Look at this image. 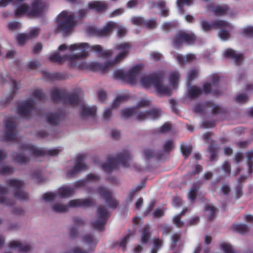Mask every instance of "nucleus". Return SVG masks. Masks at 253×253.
I'll list each match as a JSON object with an SVG mask.
<instances>
[{"mask_svg":"<svg viewBox=\"0 0 253 253\" xmlns=\"http://www.w3.org/2000/svg\"><path fill=\"white\" fill-rule=\"evenodd\" d=\"M60 50H69L72 53L65 56H60L58 53H54L49 57V59L54 62L61 63L68 61L71 66H78L79 68L84 70L80 66L84 62H81L79 64L75 63L76 61L86 56L88 51H93L96 53L100 54L104 58L111 57L113 55V51L111 49L103 50L100 45H90L87 42H77L70 45L62 44L59 46ZM90 62H89L90 63ZM88 63V62H86ZM91 70L90 69H89Z\"/></svg>","mask_w":253,"mask_h":253,"instance_id":"1","label":"nucleus"},{"mask_svg":"<svg viewBox=\"0 0 253 253\" xmlns=\"http://www.w3.org/2000/svg\"><path fill=\"white\" fill-rule=\"evenodd\" d=\"M220 247L224 253H235L230 244L222 243L220 245Z\"/></svg>","mask_w":253,"mask_h":253,"instance_id":"64","label":"nucleus"},{"mask_svg":"<svg viewBox=\"0 0 253 253\" xmlns=\"http://www.w3.org/2000/svg\"><path fill=\"white\" fill-rule=\"evenodd\" d=\"M148 120H156L159 118L161 116V111L158 108H153L148 110Z\"/></svg>","mask_w":253,"mask_h":253,"instance_id":"36","label":"nucleus"},{"mask_svg":"<svg viewBox=\"0 0 253 253\" xmlns=\"http://www.w3.org/2000/svg\"><path fill=\"white\" fill-rule=\"evenodd\" d=\"M168 78L170 87L174 88L178 85L179 83L180 74L177 71H171L169 74Z\"/></svg>","mask_w":253,"mask_h":253,"instance_id":"31","label":"nucleus"},{"mask_svg":"<svg viewBox=\"0 0 253 253\" xmlns=\"http://www.w3.org/2000/svg\"><path fill=\"white\" fill-rule=\"evenodd\" d=\"M135 109L133 108H125L121 112L122 117L124 118H128L135 114Z\"/></svg>","mask_w":253,"mask_h":253,"instance_id":"51","label":"nucleus"},{"mask_svg":"<svg viewBox=\"0 0 253 253\" xmlns=\"http://www.w3.org/2000/svg\"><path fill=\"white\" fill-rule=\"evenodd\" d=\"M8 28L9 30L11 31H15L19 29L21 27V24L18 22H10L8 24Z\"/></svg>","mask_w":253,"mask_h":253,"instance_id":"63","label":"nucleus"},{"mask_svg":"<svg viewBox=\"0 0 253 253\" xmlns=\"http://www.w3.org/2000/svg\"><path fill=\"white\" fill-rule=\"evenodd\" d=\"M208 107H210L211 109L212 113L215 114H218L223 113L225 112V110L216 104H213L212 103H208Z\"/></svg>","mask_w":253,"mask_h":253,"instance_id":"43","label":"nucleus"},{"mask_svg":"<svg viewBox=\"0 0 253 253\" xmlns=\"http://www.w3.org/2000/svg\"><path fill=\"white\" fill-rule=\"evenodd\" d=\"M109 216L107 209L104 207H100L97 211L96 219L91 223L93 228L102 231L105 225L106 219Z\"/></svg>","mask_w":253,"mask_h":253,"instance_id":"17","label":"nucleus"},{"mask_svg":"<svg viewBox=\"0 0 253 253\" xmlns=\"http://www.w3.org/2000/svg\"><path fill=\"white\" fill-rule=\"evenodd\" d=\"M108 3L102 1H92L88 3V9H94L97 11H103L108 8Z\"/></svg>","mask_w":253,"mask_h":253,"instance_id":"30","label":"nucleus"},{"mask_svg":"<svg viewBox=\"0 0 253 253\" xmlns=\"http://www.w3.org/2000/svg\"><path fill=\"white\" fill-rule=\"evenodd\" d=\"M14 170L13 168L8 165H2L0 166V173L2 174H8L12 173Z\"/></svg>","mask_w":253,"mask_h":253,"instance_id":"53","label":"nucleus"},{"mask_svg":"<svg viewBox=\"0 0 253 253\" xmlns=\"http://www.w3.org/2000/svg\"><path fill=\"white\" fill-rule=\"evenodd\" d=\"M157 75H144L140 78V84L141 86L146 88H149L152 86L155 87V81L158 80Z\"/></svg>","mask_w":253,"mask_h":253,"instance_id":"26","label":"nucleus"},{"mask_svg":"<svg viewBox=\"0 0 253 253\" xmlns=\"http://www.w3.org/2000/svg\"><path fill=\"white\" fill-rule=\"evenodd\" d=\"M133 233L132 232H129L127 234L123 239H121L118 243V244L121 248L123 251L126 250V245L129 241L130 237L132 236Z\"/></svg>","mask_w":253,"mask_h":253,"instance_id":"37","label":"nucleus"},{"mask_svg":"<svg viewBox=\"0 0 253 253\" xmlns=\"http://www.w3.org/2000/svg\"><path fill=\"white\" fill-rule=\"evenodd\" d=\"M230 25V27H225L227 29V30L225 29H221L218 32V36L219 38L222 41H227L228 40L230 37V31L232 29V25L230 23H229ZM222 27L221 28H222Z\"/></svg>","mask_w":253,"mask_h":253,"instance_id":"35","label":"nucleus"},{"mask_svg":"<svg viewBox=\"0 0 253 253\" xmlns=\"http://www.w3.org/2000/svg\"><path fill=\"white\" fill-rule=\"evenodd\" d=\"M174 57L177 63L180 65L191 63L196 59L195 55L191 53L187 54L185 56L179 53H175L174 54Z\"/></svg>","mask_w":253,"mask_h":253,"instance_id":"29","label":"nucleus"},{"mask_svg":"<svg viewBox=\"0 0 253 253\" xmlns=\"http://www.w3.org/2000/svg\"><path fill=\"white\" fill-rule=\"evenodd\" d=\"M41 30L37 27H34L32 28L29 32L27 33L28 37L29 39H34L37 37L40 34Z\"/></svg>","mask_w":253,"mask_h":253,"instance_id":"47","label":"nucleus"},{"mask_svg":"<svg viewBox=\"0 0 253 253\" xmlns=\"http://www.w3.org/2000/svg\"><path fill=\"white\" fill-rule=\"evenodd\" d=\"M211 83L205 82L203 85V89L196 85L190 86V84H188V96L191 98H194L203 92L207 93L211 91L214 93H218L213 88L216 86L219 80V78L217 75H213L211 77Z\"/></svg>","mask_w":253,"mask_h":253,"instance_id":"9","label":"nucleus"},{"mask_svg":"<svg viewBox=\"0 0 253 253\" xmlns=\"http://www.w3.org/2000/svg\"><path fill=\"white\" fill-rule=\"evenodd\" d=\"M7 187L5 188L0 185V204L6 203V199L4 195L6 192H11L14 194L17 191L24 187L25 184L23 180L17 178H11L6 180ZM1 220L0 219V223Z\"/></svg>","mask_w":253,"mask_h":253,"instance_id":"10","label":"nucleus"},{"mask_svg":"<svg viewBox=\"0 0 253 253\" xmlns=\"http://www.w3.org/2000/svg\"><path fill=\"white\" fill-rule=\"evenodd\" d=\"M156 156V153L150 149H145L142 152V157L145 161H147L151 159L155 158Z\"/></svg>","mask_w":253,"mask_h":253,"instance_id":"39","label":"nucleus"},{"mask_svg":"<svg viewBox=\"0 0 253 253\" xmlns=\"http://www.w3.org/2000/svg\"><path fill=\"white\" fill-rule=\"evenodd\" d=\"M131 156L127 151L119 154L116 157H109L105 163L101 165L102 169L106 173H110L117 169V165H120L126 168L129 167Z\"/></svg>","mask_w":253,"mask_h":253,"instance_id":"6","label":"nucleus"},{"mask_svg":"<svg viewBox=\"0 0 253 253\" xmlns=\"http://www.w3.org/2000/svg\"><path fill=\"white\" fill-rule=\"evenodd\" d=\"M202 30L205 32H210L212 29H218L222 27H229L230 25L226 21L217 19L211 23L206 20H202L200 23Z\"/></svg>","mask_w":253,"mask_h":253,"instance_id":"15","label":"nucleus"},{"mask_svg":"<svg viewBox=\"0 0 253 253\" xmlns=\"http://www.w3.org/2000/svg\"><path fill=\"white\" fill-rule=\"evenodd\" d=\"M82 241L88 247V249H92V252L99 242V239L91 233H86L82 236Z\"/></svg>","mask_w":253,"mask_h":253,"instance_id":"23","label":"nucleus"},{"mask_svg":"<svg viewBox=\"0 0 253 253\" xmlns=\"http://www.w3.org/2000/svg\"><path fill=\"white\" fill-rule=\"evenodd\" d=\"M93 202L91 199H76L70 200L67 204L60 202L52 203L51 210L55 212H64L68 211L69 208H86L92 205Z\"/></svg>","mask_w":253,"mask_h":253,"instance_id":"8","label":"nucleus"},{"mask_svg":"<svg viewBox=\"0 0 253 253\" xmlns=\"http://www.w3.org/2000/svg\"><path fill=\"white\" fill-rule=\"evenodd\" d=\"M143 187V185H138L136 187L135 190H132L129 195L127 196L126 199V202L127 204H130L132 203L133 200V196L135 194V192L137 191L140 190Z\"/></svg>","mask_w":253,"mask_h":253,"instance_id":"50","label":"nucleus"},{"mask_svg":"<svg viewBox=\"0 0 253 253\" xmlns=\"http://www.w3.org/2000/svg\"><path fill=\"white\" fill-rule=\"evenodd\" d=\"M148 110L145 111H137L135 110L134 116L139 121L148 120Z\"/></svg>","mask_w":253,"mask_h":253,"instance_id":"44","label":"nucleus"},{"mask_svg":"<svg viewBox=\"0 0 253 253\" xmlns=\"http://www.w3.org/2000/svg\"><path fill=\"white\" fill-rule=\"evenodd\" d=\"M86 182L90 181H98L100 179V176L95 173H89L85 177Z\"/></svg>","mask_w":253,"mask_h":253,"instance_id":"60","label":"nucleus"},{"mask_svg":"<svg viewBox=\"0 0 253 253\" xmlns=\"http://www.w3.org/2000/svg\"><path fill=\"white\" fill-rule=\"evenodd\" d=\"M9 247L11 249L17 250L21 253H27L32 248L30 244L19 241H11L9 243Z\"/></svg>","mask_w":253,"mask_h":253,"instance_id":"24","label":"nucleus"},{"mask_svg":"<svg viewBox=\"0 0 253 253\" xmlns=\"http://www.w3.org/2000/svg\"><path fill=\"white\" fill-rule=\"evenodd\" d=\"M117 26V23L113 21H109L106 23L102 29H97L94 27L90 28V33L99 37H103L112 34L114 28Z\"/></svg>","mask_w":253,"mask_h":253,"instance_id":"18","label":"nucleus"},{"mask_svg":"<svg viewBox=\"0 0 253 253\" xmlns=\"http://www.w3.org/2000/svg\"><path fill=\"white\" fill-rule=\"evenodd\" d=\"M155 89L159 95H168L171 94L172 87L165 85L162 84V78L159 76L158 80L155 83Z\"/></svg>","mask_w":253,"mask_h":253,"instance_id":"21","label":"nucleus"},{"mask_svg":"<svg viewBox=\"0 0 253 253\" xmlns=\"http://www.w3.org/2000/svg\"><path fill=\"white\" fill-rule=\"evenodd\" d=\"M97 192L106 200V202L110 208L115 209L117 207L119 203L112 196V191L110 189L103 186H100L98 188Z\"/></svg>","mask_w":253,"mask_h":253,"instance_id":"19","label":"nucleus"},{"mask_svg":"<svg viewBox=\"0 0 253 253\" xmlns=\"http://www.w3.org/2000/svg\"><path fill=\"white\" fill-rule=\"evenodd\" d=\"M16 39L17 42L20 44L24 43L28 40L29 39L27 33L26 34L22 33V34H18L16 37Z\"/></svg>","mask_w":253,"mask_h":253,"instance_id":"59","label":"nucleus"},{"mask_svg":"<svg viewBox=\"0 0 253 253\" xmlns=\"http://www.w3.org/2000/svg\"><path fill=\"white\" fill-rule=\"evenodd\" d=\"M22 153L13 155L14 160L21 164H26L32 157H38L44 155L55 156L63 150L62 147H55L50 149L36 147L31 144H24L22 146Z\"/></svg>","mask_w":253,"mask_h":253,"instance_id":"4","label":"nucleus"},{"mask_svg":"<svg viewBox=\"0 0 253 253\" xmlns=\"http://www.w3.org/2000/svg\"><path fill=\"white\" fill-rule=\"evenodd\" d=\"M150 227L148 225L145 226L142 229L141 235V241L143 244L147 243L150 239Z\"/></svg>","mask_w":253,"mask_h":253,"instance_id":"34","label":"nucleus"},{"mask_svg":"<svg viewBox=\"0 0 253 253\" xmlns=\"http://www.w3.org/2000/svg\"><path fill=\"white\" fill-rule=\"evenodd\" d=\"M117 36L119 38H122L127 33L126 29L123 26H117Z\"/></svg>","mask_w":253,"mask_h":253,"instance_id":"57","label":"nucleus"},{"mask_svg":"<svg viewBox=\"0 0 253 253\" xmlns=\"http://www.w3.org/2000/svg\"><path fill=\"white\" fill-rule=\"evenodd\" d=\"M201 185L202 183L201 182L194 183L192 187L187 194L188 199L189 201L191 202L194 201L197 196L198 190Z\"/></svg>","mask_w":253,"mask_h":253,"instance_id":"33","label":"nucleus"},{"mask_svg":"<svg viewBox=\"0 0 253 253\" xmlns=\"http://www.w3.org/2000/svg\"><path fill=\"white\" fill-rule=\"evenodd\" d=\"M86 156L85 154L79 155L73 166L67 167L65 169L67 176L69 177H73L80 172L87 169V166L84 162Z\"/></svg>","mask_w":253,"mask_h":253,"instance_id":"13","label":"nucleus"},{"mask_svg":"<svg viewBox=\"0 0 253 253\" xmlns=\"http://www.w3.org/2000/svg\"><path fill=\"white\" fill-rule=\"evenodd\" d=\"M184 214V211H182L180 214L177 215L173 218V222L174 224L177 227H182L183 225V222L180 220V215Z\"/></svg>","mask_w":253,"mask_h":253,"instance_id":"62","label":"nucleus"},{"mask_svg":"<svg viewBox=\"0 0 253 253\" xmlns=\"http://www.w3.org/2000/svg\"><path fill=\"white\" fill-rule=\"evenodd\" d=\"M32 95L39 100L43 99L45 96L42 90L40 88L34 89L32 92Z\"/></svg>","mask_w":253,"mask_h":253,"instance_id":"56","label":"nucleus"},{"mask_svg":"<svg viewBox=\"0 0 253 253\" xmlns=\"http://www.w3.org/2000/svg\"><path fill=\"white\" fill-rule=\"evenodd\" d=\"M46 3L42 0H34L30 6V16L37 17L40 16L46 7Z\"/></svg>","mask_w":253,"mask_h":253,"instance_id":"20","label":"nucleus"},{"mask_svg":"<svg viewBox=\"0 0 253 253\" xmlns=\"http://www.w3.org/2000/svg\"><path fill=\"white\" fill-rule=\"evenodd\" d=\"M177 26V23L175 22H170L164 23L162 25V28L165 31H169L172 28H174Z\"/></svg>","mask_w":253,"mask_h":253,"instance_id":"61","label":"nucleus"},{"mask_svg":"<svg viewBox=\"0 0 253 253\" xmlns=\"http://www.w3.org/2000/svg\"><path fill=\"white\" fill-rule=\"evenodd\" d=\"M233 228L241 234H244L249 230L248 227L246 224L242 223L234 225Z\"/></svg>","mask_w":253,"mask_h":253,"instance_id":"46","label":"nucleus"},{"mask_svg":"<svg viewBox=\"0 0 253 253\" xmlns=\"http://www.w3.org/2000/svg\"><path fill=\"white\" fill-rule=\"evenodd\" d=\"M50 92L53 100L56 102H62L74 107L80 104L81 115L84 119L93 117L96 114V107L89 106L81 100V91L80 90L66 92L57 88H53Z\"/></svg>","mask_w":253,"mask_h":253,"instance_id":"2","label":"nucleus"},{"mask_svg":"<svg viewBox=\"0 0 253 253\" xmlns=\"http://www.w3.org/2000/svg\"><path fill=\"white\" fill-rule=\"evenodd\" d=\"M199 74V71L196 69H192L190 70L187 74V81L191 82L196 78H197Z\"/></svg>","mask_w":253,"mask_h":253,"instance_id":"55","label":"nucleus"},{"mask_svg":"<svg viewBox=\"0 0 253 253\" xmlns=\"http://www.w3.org/2000/svg\"><path fill=\"white\" fill-rule=\"evenodd\" d=\"M159 229L162 233L163 236H168L171 231V227L167 224H160L158 226Z\"/></svg>","mask_w":253,"mask_h":253,"instance_id":"49","label":"nucleus"},{"mask_svg":"<svg viewBox=\"0 0 253 253\" xmlns=\"http://www.w3.org/2000/svg\"><path fill=\"white\" fill-rule=\"evenodd\" d=\"M153 243L154 247L152 249L151 253H157L158 251L162 247L163 242L160 239H155Z\"/></svg>","mask_w":253,"mask_h":253,"instance_id":"52","label":"nucleus"},{"mask_svg":"<svg viewBox=\"0 0 253 253\" xmlns=\"http://www.w3.org/2000/svg\"><path fill=\"white\" fill-rule=\"evenodd\" d=\"M143 27L149 29H155L157 27V23L156 19H144Z\"/></svg>","mask_w":253,"mask_h":253,"instance_id":"45","label":"nucleus"},{"mask_svg":"<svg viewBox=\"0 0 253 253\" xmlns=\"http://www.w3.org/2000/svg\"><path fill=\"white\" fill-rule=\"evenodd\" d=\"M71 253H91L92 249H83L80 246H75L73 247L70 251Z\"/></svg>","mask_w":253,"mask_h":253,"instance_id":"48","label":"nucleus"},{"mask_svg":"<svg viewBox=\"0 0 253 253\" xmlns=\"http://www.w3.org/2000/svg\"><path fill=\"white\" fill-rule=\"evenodd\" d=\"M88 11V9H79L76 12V16L73 12L63 11L57 17L56 30L63 34L70 33L75 25L74 19H83L86 18Z\"/></svg>","mask_w":253,"mask_h":253,"instance_id":"5","label":"nucleus"},{"mask_svg":"<svg viewBox=\"0 0 253 253\" xmlns=\"http://www.w3.org/2000/svg\"><path fill=\"white\" fill-rule=\"evenodd\" d=\"M35 103L36 102L33 98L21 102L17 109L18 114L23 118H29L37 112L35 107Z\"/></svg>","mask_w":253,"mask_h":253,"instance_id":"14","label":"nucleus"},{"mask_svg":"<svg viewBox=\"0 0 253 253\" xmlns=\"http://www.w3.org/2000/svg\"><path fill=\"white\" fill-rule=\"evenodd\" d=\"M15 124L13 118H5L4 121V132L2 135L3 141L12 140L16 138L15 132Z\"/></svg>","mask_w":253,"mask_h":253,"instance_id":"16","label":"nucleus"},{"mask_svg":"<svg viewBox=\"0 0 253 253\" xmlns=\"http://www.w3.org/2000/svg\"><path fill=\"white\" fill-rule=\"evenodd\" d=\"M74 188L71 186L65 185L59 187L55 192L44 193L42 199L46 202L54 200L58 196L61 198H68L74 194Z\"/></svg>","mask_w":253,"mask_h":253,"instance_id":"11","label":"nucleus"},{"mask_svg":"<svg viewBox=\"0 0 253 253\" xmlns=\"http://www.w3.org/2000/svg\"><path fill=\"white\" fill-rule=\"evenodd\" d=\"M131 23L137 26H143L144 19L141 16H134L130 19Z\"/></svg>","mask_w":253,"mask_h":253,"instance_id":"54","label":"nucleus"},{"mask_svg":"<svg viewBox=\"0 0 253 253\" xmlns=\"http://www.w3.org/2000/svg\"><path fill=\"white\" fill-rule=\"evenodd\" d=\"M228 7L225 5L211 4L207 6V10L214 13L216 15H224L228 12Z\"/></svg>","mask_w":253,"mask_h":253,"instance_id":"28","label":"nucleus"},{"mask_svg":"<svg viewBox=\"0 0 253 253\" xmlns=\"http://www.w3.org/2000/svg\"><path fill=\"white\" fill-rule=\"evenodd\" d=\"M246 157L248 167V174H250L253 172V151L247 152L246 153Z\"/></svg>","mask_w":253,"mask_h":253,"instance_id":"41","label":"nucleus"},{"mask_svg":"<svg viewBox=\"0 0 253 253\" xmlns=\"http://www.w3.org/2000/svg\"><path fill=\"white\" fill-rule=\"evenodd\" d=\"M15 197L21 201L26 200L28 199V193L23 188H21L13 194Z\"/></svg>","mask_w":253,"mask_h":253,"instance_id":"40","label":"nucleus"},{"mask_svg":"<svg viewBox=\"0 0 253 253\" xmlns=\"http://www.w3.org/2000/svg\"><path fill=\"white\" fill-rule=\"evenodd\" d=\"M131 48V45L129 42H124L117 43L114 46V49L118 51V53L115 55L114 59L107 60L103 63L95 61H91L88 63H84L80 67L84 69L93 70V71L106 72L110 67L124 61L128 55Z\"/></svg>","mask_w":253,"mask_h":253,"instance_id":"3","label":"nucleus"},{"mask_svg":"<svg viewBox=\"0 0 253 253\" xmlns=\"http://www.w3.org/2000/svg\"><path fill=\"white\" fill-rule=\"evenodd\" d=\"M127 99V96L125 94L119 95L114 100L111 107L115 108L118 107L122 103L125 101Z\"/></svg>","mask_w":253,"mask_h":253,"instance_id":"42","label":"nucleus"},{"mask_svg":"<svg viewBox=\"0 0 253 253\" xmlns=\"http://www.w3.org/2000/svg\"><path fill=\"white\" fill-rule=\"evenodd\" d=\"M181 151L182 154L186 157H188L192 151L191 146H188L185 144L181 145Z\"/></svg>","mask_w":253,"mask_h":253,"instance_id":"58","label":"nucleus"},{"mask_svg":"<svg viewBox=\"0 0 253 253\" xmlns=\"http://www.w3.org/2000/svg\"><path fill=\"white\" fill-rule=\"evenodd\" d=\"M217 212V209L211 205L206 206L205 214L209 219H211L214 215Z\"/></svg>","mask_w":253,"mask_h":253,"instance_id":"38","label":"nucleus"},{"mask_svg":"<svg viewBox=\"0 0 253 253\" xmlns=\"http://www.w3.org/2000/svg\"><path fill=\"white\" fill-rule=\"evenodd\" d=\"M225 57L231 59L236 64L240 63L243 59L242 54L238 52L231 48H228L224 52Z\"/></svg>","mask_w":253,"mask_h":253,"instance_id":"27","label":"nucleus"},{"mask_svg":"<svg viewBox=\"0 0 253 253\" xmlns=\"http://www.w3.org/2000/svg\"><path fill=\"white\" fill-rule=\"evenodd\" d=\"M22 2L14 3V14L17 17H21L24 15L30 16V6L27 3Z\"/></svg>","mask_w":253,"mask_h":253,"instance_id":"22","label":"nucleus"},{"mask_svg":"<svg viewBox=\"0 0 253 253\" xmlns=\"http://www.w3.org/2000/svg\"><path fill=\"white\" fill-rule=\"evenodd\" d=\"M63 114L61 113H49L45 116V121L51 126H57L63 119Z\"/></svg>","mask_w":253,"mask_h":253,"instance_id":"25","label":"nucleus"},{"mask_svg":"<svg viewBox=\"0 0 253 253\" xmlns=\"http://www.w3.org/2000/svg\"><path fill=\"white\" fill-rule=\"evenodd\" d=\"M150 7L153 8L157 7L161 9V14L164 16L168 15L169 9L165 6L166 2L164 0H160L158 2H151L149 3Z\"/></svg>","mask_w":253,"mask_h":253,"instance_id":"32","label":"nucleus"},{"mask_svg":"<svg viewBox=\"0 0 253 253\" xmlns=\"http://www.w3.org/2000/svg\"><path fill=\"white\" fill-rule=\"evenodd\" d=\"M196 38V36L192 31L181 30L176 34L172 40V44L175 47H178L184 43L192 45L195 43Z\"/></svg>","mask_w":253,"mask_h":253,"instance_id":"12","label":"nucleus"},{"mask_svg":"<svg viewBox=\"0 0 253 253\" xmlns=\"http://www.w3.org/2000/svg\"><path fill=\"white\" fill-rule=\"evenodd\" d=\"M142 68V65L137 64L131 67L127 72L122 69H116L113 72V77L115 79L133 84L139 75Z\"/></svg>","mask_w":253,"mask_h":253,"instance_id":"7","label":"nucleus"}]
</instances>
